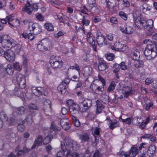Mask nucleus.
Listing matches in <instances>:
<instances>
[{
    "label": "nucleus",
    "mask_w": 157,
    "mask_h": 157,
    "mask_svg": "<svg viewBox=\"0 0 157 157\" xmlns=\"http://www.w3.org/2000/svg\"><path fill=\"white\" fill-rule=\"evenodd\" d=\"M133 21L135 25V27L145 30L147 35L151 36L153 33V21L151 19H148L147 21L140 17H135L133 15Z\"/></svg>",
    "instance_id": "obj_1"
},
{
    "label": "nucleus",
    "mask_w": 157,
    "mask_h": 157,
    "mask_svg": "<svg viewBox=\"0 0 157 157\" xmlns=\"http://www.w3.org/2000/svg\"><path fill=\"white\" fill-rule=\"evenodd\" d=\"M65 144L62 143L66 146L68 147L67 152L66 156H67L69 155H71V153L74 151L77 150L78 148V145L77 143L72 140L69 137H66L64 139Z\"/></svg>",
    "instance_id": "obj_2"
},
{
    "label": "nucleus",
    "mask_w": 157,
    "mask_h": 157,
    "mask_svg": "<svg viewBox=\"0 0 157 157\" xmlns=\"http://www.w3.org/2000/svg\"><path fill=\"white\" fill-rule=\"evenodd\" d=\"M155 47L156 45L152 43L147 44L144 52V54L147 57V59H153L157 55V52L155 51Z\"/></svg>",
    "instance_id": "obj_3"
},
{
    "label": "nucleus",
    "mask_w": 157,
    "mask_h": 157,
    "mask_svg": "<svg viewBox=\"0 0 157 157\" xmlns=\"http://www.w3.org/2000/svg\"><path fill=\"white\" fill-rule=\"evenodd\" d=\"M99 81H93L90 86V89L94 93L98 94H101L104 90V86L101 84Z\"/></svg>",
    "instance_id": "obj_4"
},
{
    "label": "nucleus",
    "mask_w": 157,
    "mask_h": 157,
    "mask_svg": "<svg viewBox=\"0 0 157 157\" xmlns=\"http://www.w3.org/2000/svg\"><path fill=\"white\" fill-rule=\"evenodd\" d=\"M49 62L53 68H60L63 64V62L59 58L54 55L50 57Z\"/></svg>",
    "instance_id": "obj_5"
},
{
    "label": "nucleus",
    "mask_w": 157,
    "mask_h": 157,
    "mask_svg": "<svg viewBox=\"0 0 157 157\" xmlns=\"http://www.w3.org/2000/svg\"><path fill=\"white\" fill-rule=\"evenodd\" d=\"M79 102L81 111L83 112H86L92 105L91 100L87 99H85L83 100H80Z\"/></svg>",
    "instance_id": "obj_6"
},
{
    "label": "nucleus",
    "mask_w": 157,
    "mask_h": 157,
    "mask_svg": "<svg viewBox=\"0 0 157 157\" xmlns=\"http://www.w3.org/2000/svg\"><path fill=\"white\" fill-rule=\"evenodd\" d=\"M32 92L35 95L41 99V96H46L48 94L47 92L43 87H33L31 89Z\"/></svg>",
    "instance_id": "obj_7"
},
{
    "label": "nucleus",
    "mask_w": 157,
    "mask_h": 157,
    "mask_svg": "<svg viewBox=\"0 0 157 157\" xmlns=\"http://www.w3.org/2000/svg\"><path fill=\"white\" fill-rule=\"evenodd\" d=\"M29 29L31 31H34L35 34L40 33L42 30V27L38 24L30 22L29 24Z\"/></svg>",
    "instance_id": "obj_8"
},
{
    "label": "nucleus",
    "mask_w": 157,
    "mask_h": 157,
    "mask_svg": "<svg viewBox=\"0 0 157 157\" xmlns=\"http://www.w3.org/2000/svg\"><path fill=\"white\" fill-rule=\"evenodd\" d=\"M49 42L46 40H43L39 41L37 44L38 48L41 51H44L48 50L49 46Z\"/></svg>",
    "instance_id": "obj_9"
},
{
    "label": "nucleus",
    "mask_w": 157,
    "mask_h": 157,
    "mask_svg": "<svg viewBox=\"0 0 157 157\" xmlns=\"http://www.w3.org/2000/svg\"><path fill=\"white\" fill-rule=\"evenodd\" d=\"M8 23L10 26L16 27L20 25V21L17 19H14L11 15H9L6 17Z\"/></svg>",
    "instance_id": "obj_10"
},
{
    "label": "nucleus",
    "mask_w": 157,
    "mask_h": 157,
    "mask_svg": "<svg viewBox=\"0 0 157 157\" xmlns=\"http://www.w3.org/2000/svg\"><path fill=\"white\" fill-rule=\"evenodd\" d=\"M86 40L88 42L92 45L94 50L96 51V47L95 45V38L90 32L87 33Z\"/></svg>",
    "instance_id": "obj_11"
},
{
    "label": "nucleus",
    "mask_w": 157,
    "mask_h": 157,
    "mask_svg": "<svg viewBox=\"0 0 157 157\" xmlns=\"http://www.w3.org/2000/svg\"><path fill=\"white\" fill-rule=\"evenodd\" d=\"M111 48L113 50L124 52L127 48V47L126 45L122 44L119 42H116L114 45L111 47Z\"/></svg>",
    "instance_id": "obj_12"
},
{
    "label": "nucleus",
    "mask_w": 157,
    "mask_h": 157,
    "mask_svg": "<svg viewBox=\"0 0 157 157\" xmlns=\"http://www.w3.org/2000/svg\"><path fill=\"white\" fill-rule=\"evenodd\" d=\"M17 80L20 88H24L25 87V80L23 75L20 73L17 74Z\"/></svg>",
    "instance_id": "obj_13"
},
{
    "label": "nucleus",
    "mask_w": 157,
    "mask_h": 157,
    "mask_svg": "<svg viewBox=\"0 0 157 157\" xmlns=\"http://www.w3.org/2000/svg\"><path fill=\"white\" fill-rule=\"evenodd\" d=\"M82 72L84 76L88 77L92 75L93 73V69L90 66L87 65L82 69Z\"/></svg>",
    "instance_id": "obj_14"
},
{
    "label": "nucleus",
    "mask_w": 157,
    "mask_h": 157,
    "mask_svg": "<svg viewBox=\"0 0 157 157\" xmlns=\"http://www.w3.org/2000/svg\"><path fill=\"white\" fill-rule=\"evenodd\" d=\"M4 56L8 61L13 62L14 59L15 55L13 51L11 50H8L5 52Z\"/></svg>",
    "instance_id": "obj_15"
},
{
    "label": "nucleus",
    "mask_w": 157,
    "mask_h": 157,
    "mask_svg": "<svg viewBox=\"0 0 157 157\" xmlns=\"http://www.w3.org/2000/svg\"><path fill=\"white\" fill-rule=\"evenodd\" d=\"M98 67L99 70L103 71L108 68V66L102 58H100L98 59Z\"/></svg>",
    "instance_id": "obj_16"
},
{
    "label": "nucleus",
    "mask_w": 157,
    "mask_h": 157,
    "mask_svg": "<svg viewBox=\"0 0 157 157\" xmlns=\"http://www.w3.org/2000/svg\"><path fill=\"white\" fill-rule=\"evenodd\" d=\"M43 138L41 135H38L34 141L33 144L31 147V149H33L36 147H39L42 144Z\"/></svg>",
    "instance_id": "obj_17"
},
{
    "label": "nucleus",
    "mask_w": 157,
    "mask_h": 157,
    "mask_svg": "<svg viewBox=\"0 0 157 157\" xmlns=\"http://www.w3.org/2000/svg\"><path fill=\"white\" fill-rule=\"evenodd\" d=\"M79 110H81V109L80 107L79 103L78 105L76 104H73V105H71L69 107V111L73 114L78 113Z\"/></svg>",
    "instance_id": "obj_18"
},
{
    "label": "nucleus",
    "mask_w": 157,
    "mask_h": 157,
    "mask_svg": "<svg viewBox=\"0 0 157 157\" xmlns=\"http://www.w3.org/2000/svg\"><path fill=\"white\" fill-rule=\"evenodd\" d=\"M15 43L13 41V40L10 38L8 40L5 41V43H2V46L4 48H12V46H14Z\"/></svg>",
    "instance_id": "obj_19"
},
{
    "label": "nucleus",
    "mask_w": 157,
    "mask_h": 157,
    "mask_svg": "<svg viewBox=\"0 0 157 157\" xmlns=\"http://www.w3.org/2000/svg\"><path fill=\"white\" fill-rule=\"evenodd\" d=\"M43 109L45 112L50 111L51 110V101L49 100L46 99L44 101Z\"/></svg>",
    "instance_id": "obj_20"
},
{
    "label": "nucleus",
    "mask_w": 157,
    "mask_h": 157,
    "mask_svg": "<svg viewBox=\"0 0 157 157\" xmlns=\"http://www.w3.org/2000/svg\"><path fill=\"white\" fill-rule=\"evenodd\" d=\"M60 124L62 128L65 130H68L70 126L68 123V120L67 119H63L61 120Z\"/></svg>",
    "instance_id": "obj_21"
},
{
    "label": "nucleus",
    "mask_w": 157,
    "mask_h": 157,
    "mask_svg": "<svg viewBox=\"0 0 157 157\" xmlns=\"http://www.w3.org/2000/svg\"><path fill=\"white\" fill-rule=\"evenodd\" d=\"M33 3H28L26 4L25 6L22 9V11L27 12L28 14H31L33 10V8L32 6Z\"/></svg>",
    "instance_id": "obj_22"
},
{
    "label": "nucleus",
    "mask_w": 157,
    "mask_h": 157,
    "mask_svg": "<svg viewBox=\"0 0 157 157\" xmlns=\"http://www.w3.org/2000/svg\"><path fill=\"white\" fill-rule=\"evenodd\" d=\"M8 118L5 113L4 112L0 113V129L3 125V123L7 121Z\"/></svg>",
    "instance_id": "obj_23"
},
{
    "label": "nucleus",
    "mask_w": 157,
    "mask_h": 157,
    "mask_svg": "<svg viewBox=\"0 0 157 157\" xmlns=\"http://www.w3.org/2000/svg\"><path fill=\"white\" fill-rule=\"evenodd\" d=\"M36 113L34 112H30L27 115L26 117V121L28 124L30 125L33 122V117H34Z\"/></svg>",
    "instance_id": "obj_24"
},
{
    "label": "nucleus",
    "mask_w": 157,
    "mask_h": 157,
    "mask_svg": "<svg viewBox=\"0 0 157 157\" xmlns=\"http://www.w3.org/2000/svg\"><path fill=\"white\" fill-rule=\"evenodd\" d=\"M105 38L104 36L97 38V41L98 44L100 46H102L104 45H107V42H106L105 40Z\"/></svg>",
    "instance_id": "obj_25"
},
{
    "label": "nucleus",
    "mask_w": 157,
    "mask_h": 157,
    "mask_svg": "<svg viewBox=\"0 0 157 157\" xmlns=\"http://www.w3.org/2000/svg\"><path fill=\"white\" fill-rule=\"evenodd\" d=\"M61 147L62 151H59L57 154V157H63L64 156V152L67 151V148L64 144L61 143Z\"/></svg>",
    "instance_id": "obj_26"
},
{
    "label": "nucleus",
    "mask_w": 157,
    "mask_h": 157,
    "mask_svg": "<svg viewBox=\"0 0 157 157\" xmlns=\"http://www.w3.org/2000/svg\"><path fill=\"white\" fill-rule=\"evenodd\" d=\"M129 153L130 157H135L138 153L137 147L134 146L131 147Z\"/></svg>",
    "instance_id": "obj_27"
},
{
    "label": "nucleus",
    "mask_w": 157,
    "mask_h": 157,
    "mask_svg": "<svg viewBox=\"0 0 157 157\" xmlns=\"http://www.w3.org/2000/svg\"><path fill=\"white\" fill-rule=\"evenodd\" d=\"M120 30L122 33H124L126 34H130L132 33L133 31V27L131 26H128L125 29L121 28Z\"/></svg>",
    "instance_id": "obj_28"
},
{
    "label": "nucleus",
    "mask_w": 157,
    "mask_h": 157,
    "mask_svg": "<svg viewBox=\"0 0 157 157\" xmlns=\"http://www.w3.org/2000/svg\"><path fill=\"white\" fill-rule=\"evenodd\" d=\"M156 148L154 145H150L147 151V154L150 156L154 154L155 152Z\"/></svg>",
    "instance_id": "obj_29"
},
{
    "label": "nucleus",
    "mask_w": 157,
    "mask_h": 157,
    "mask_svg": "<svg viewBox=\"0 0 157 157\" xmlns=\"http://www.w3.org/2000/svg\"><path fill=\"white\" fill-rule=\"evenodd\" d=\"M4 69H5V71H6L7 73L10 75H12L13 73L14 69L11 65L10 64H8L7 66L6 67H5Z\"/></svg>",
    "instance_id": "obj_30"
},
{
    "label": "nucleus",
    "mask_w": 157,
    "mask_h": 157,
    "mask_svg": "<svg viewBox=\"0 0 157 157\" xmlns=\"http://www.w3.org/2000/svg\"><path fill=\"white\" fill-rule=\"evenodd\" d=\"M123 90L124 91V97L125 98H128L132 93L131 88L128 86L124 88Z\"/></svg>",
    "instance_id": "obj_31"
},
{
    "label": "nucleus",
    "mask_w": 157,
    "mask_h": 157,
    "mask_svg": "<svg viewBox=\"0 0 157 157\" xmlns=\"http://www.w3.org/2000/svg\"><path fill=\"white\" fill-rule=\"evenodd\" d=\"M53 136L52 134L47 136L44 139H43V143L44 145H46L52 140Z\"/></svg>",
    "instance_id": "obj_32"
},
{
    "label": "nucleus",
    "mask_w": 157,
    "mask_h": 157,
    "mask_svg": "<svg viewBox=\"0 0 157 157\" xmlns=\"http://www.w3.org/2000/svg\"><path fill=\"white\" fill-rule=\"evenodd\" d=\"M119 123L117 121H110L109 126L111 129L113 130L114 128L119 126Z\"/></svg>",
    "instance_id": "obj_33"
},
{
    "label": "nucleus",
    "mask_w": 157,
    "mask_h": 157,
    "mask_svg": "<svg viewBox=\"0 0 157 157\" xmlns=\"http://www.w3.org/2000/svg\"><path fill=\"white\" fill-rule=\"evenodd\" d=\"M80 138L82 141H88L90 139L89 134L86 133H84L80 136Z\"/></svg>",
    "instance_id": "obj_34"
},
{
    "label": "nucleus",
    "mask_w": 157,
    "mask_h": 157,
    "mask_svg": "<svg viewBox=\"0 0 157 157\" xmlns=\"http://www.w3.org/2000/svg\"><path fill=\"white\" fill-rule=\"evenodd\" d=\"M134 65L136 68L141 67L144 65V62L141 60H135L134 62Z\"/></svg>",
    "instance_id": "obj_35"
},
{
    "label": "nucleus",
    "mask_w": 157,
    "mask_h": 157,
    "mask_svg": "<svg viewBox=\"0 0 157 157\" xmlns=\"http://www.w3.org/2000/svg\"><path fill=\"white\" fill-rule=\"evenodd\" d=\"M96 113H100L101 112V110L104 108V106L99 101H97Z\"/></svg>",
    "instance_id": "obj_36"
},
{
    "label": "nucleus",
    "mask_w": 157,
    "mask_h": 157,
    "mask_svg": "<svg viewBox=\"0 0 157 157\" xmlns=\"http://www.w3.org/2000/svg\"><path fill=\"white\" fill-rule=\"evenodd\" d=\"M115 82H112L107 89V93H112L115 89Z\"/></svg>",
    "instance_id": "obj_37"
},
{
    "label": "nucleus",
    "mask_w": 157,
    "mask_h": 157,
    "mask_svg": "<svg viewBox=\"0 0 157 157\" xmlns=\"http://www.w3.org/2000/svg\"><path fill=\"white\" fill-rule=\"evenodd\" d=\"M44 27L48 31H52L54 30L53 26L50 23H46L44 24Z\"/></svg>",
    "instance_id": "obj_38"
},
{
    "label": "nucleus",
    "mask_w": 157,
    "mask_h": 157,
    "mask_svg": "<svg viewBox=\"0 0 157 157\" xmlns=\"http://www.w3.org/2000/svg\"><path fill=\"white\" fill-rule=\"evenodd\" d=\"M57 89L62 94L64 93L66 91V85L62 83L60 84L58 86Z\"/></svg>",
    "instance_id": "obj_39"
},
{
    "label": "nucleus",
    "mask_w": 157,
    "mask_h": 157,
    "mask_svg": "<svg viewBox=\"0 0 157 157\" xmlns=\"http://www.w3.org/2000/svg\"><path fill=\"white\" fill-rule=\"evenodd\" d=\"M25 109L23 106H21L16 109V112L19 115H23L25 113Z\"/></svg>",
    "instance_id": "obj_40"
},
{
    "label": "nucleus",
    "mask_w": 157,
    "mask_h": 157,
    "mask_svg": "<svg viewBox=\"0 0 157 157\" xmlns=\"http://www.w3.org/2000/svg\"><path fill=\"white\" fill-rule=\"evenodd\" d=\"M101 99L102 102L104 103L107 104L109 102V97L106 94H103L101 95Z\"/></svg>",
    "instance_id": "obj_41"
},
{
    "label": "nucleus",
    "mask_w": 157,
    "mask_h": 157,
    "mask_svg": "<svg viewBox=\"0 0 157 157\" xmlns=\"http://www.w3.org/2000/svg\"><path fill=\"white\" fill-rule=\"evenodd\" d=\"M23 88H20L18 92L17 93H15V95H17L18 97H20L22 100H24L25 98H24V95L22 93Z\"/></svg>",
    "instance_id": "obj_42"
},
{
    "label": "nucleus",
    "mask_w": 157,
    "mask_h": 157,
    "mask_svg": "<svg viewBox=\"0 0 157 157\" xmlns=\"http://www.w3.org/2000/svg\"><path fill=\"white\" fill-rule=\"evenodd\" d=\"M119 119L120 121H122L123 123L129 125L131 124L132 121L131 117H128L125 119H123L121 118V117L120 116L119 117Z\"/></svg>",
    "instance_id": "obj_43"
},
{
    "label": "nucleus",
    "mask_w": 157,
    "mask_h": 157,
    "mask_svg": "<svg viewBox=\"0 0 157 157\" xmlns=\"http://www.w3.org/2000/svg\"><path fill=\"white\" fill-rule=\"evenodd\" d=\"M72 119L74 124L77 127H78L80 125V123L79 120L76 118V117L74 116H72Z\"/></svg>",
    "instance_id": "obj_44"
},
{
    "label": "nucleus",
    "mask_w": 157,
    "mask_h": 157,
    "mask_svg": "<svg viewBox=\"0 0 157 157\" xmlns=\"http://www.w3.org/2000/svg\"><path fill=\"white\" fill-rule=\"evenodd\" d=\"M12 47L14 48L15 52L16 53H19L21 51V46L19 44H15V46H12Z\"/></svg>",
    "instance_id": "obj_45"
},
{
    "label": "nucleus",
    "mask_w": 157,
    "mask_h": 157,
    "mask_svg": "<svg viewBox=\"0 0 157 157\" xmlns=\"http://www.w3.org/2000/svg\"><path fill=\"white\" fill-rule=\"evenodd\" d=\"M25 126L23 125V121L21 122V123H18V125L17 126V129L18 131L20 132H23L25 130Z\"/></svg>",
    "instance_id": "obj_46"
},
{
    "label": "nucleus",
    "mask_w": 157,
    "mask_h": 157,
    "mask_svg": "<svg viewBox=\"0 0 157 157\" xmlns=\"http://www.w3.org/2000/svg\"><path fill=\"white\" fill-rule=\"evenodd\" d=\"M140 52L138 50H136L134 52L132 58L135 60L138 59L140 58Z\"/></svg>",
    "instance_id": "obj_47"
},
{
    "label": "nucleus",
    "mask_w": 157,
    "mask_h": 157,
    "mask_svg": "<svg viewBox=\"0 0 157 157\" xmlns=\"http://www.w3.org/2000/svg\"><path fill=\"white\" fill-rule=\"evenodd\" d=\"M120 70L119 65L115 63L113 65V73H118Z\"/></svg>",
    "instance_id": "obj_48"
},
{
    "label": "nucleus",
    "mask_w": 157,
    "mask_h": 157,
    "mask_svg": "<svg viewBox=\"0 0 157 157\" xmlns=\"http://www.w3.org/2000/svg\"><path fill=\"white\" fill-rule=\"evenodd\" d=\"M141 117L140 118L138 117H134L132 120V121L134 125H138L140 124V120L141 119Z\"/></svg>",
    "instance_id": "obj_49"
},
{
    "label": "nucleus",
    "mask_w": 157,
    "mask_h": 157,
    "mask_svg": "<svg viewBox=\"0 0 157 157\" xmlns=\"http://www.w3.org/2000/svg\"><path fill=\"white\" fill-rule=\"evenodd\" d=\"M5 69L2 65H0V78H3L5 75Z\"/></svg>",
    "instance_id": "obj_50"
},
{
    "label": "nucleus",
    "mask_w": 157,
    "mask_h": 157,
    "mask_svg": "<svg viewBox=\"0 0 157 157\" xmlns=\"http://www.w3.org/2000/svg\"><path fill=\"white\" fill-rule=\"evenodd\" d=\"M105 56L106 59L109 61H112L114 59V55L113 53L106 54Z\"/></svg>",
    "instance_id": "obj_51"
},
{
    "label": "nucleus",
    "mask_w": 157,
    "mask_h": 157,
    "mask_svg": "<svg viewBox=\"0 0 157 157\" xmlns=\"http://www.w3.org/2000/svg\"><path fill=\"white\" fill-rule=\"evenodd\" d=\"M50 128L51 130L55 131H59L60 130V128L56 126L53 123H52L51 126Z\"/></svg>",
    "instance_id": "obj_52"
},
{
    "label": "nucleus",
    "mask_w": 157,
    "mask_h": 157,
    "mask_svg": "<svg viewBox=\"0 0 157 157\" xmlns=\"http://www.w3.org/2000/svg\"><path fill=\"white\" fill-rule=\"evenodd\" d=\"M106 2L107 6L109 9L110 10H112L114 7V5L113 4L109 1H106Z\"/></svg>",
    "instance_id": "obj_53"
},
{
    "label": "nucleus",
    "mask_w": 157,
    "mask_h": 157,
    "mask_svg": "<svg viewBox=\"0 0 157 157\" xmlns=\"http://www.w3.org/2000/svg\"><path fill=\"white\" fill-rule=\"evenodd\" d=\"M13 66L18 71H19L21 69V67L18 62H15L14 63Z\"/></svg>",
    "instance_id": "obj_54"
},
{
    "label": "nucleus",
    "mask_w": 157,
    "mask_h": 157,
    "mask_svg": "<svg viewBox=\"0 0 157 157\" xmlns=\"http://www.w3.org/2000/svg\"><path fill=\"white\" fill-rule=\"evenodd\" d=\"M119 14L120 16L124 20H127V15L123 11H121L119 12Z\"/></svg>",
    "instance_id": "obj_55"
},
{
    "label": "nucleus",
    "mask_w": 157,
    "mask_h": 157,
    "mask_svg": "<svg viewBox=\"0 0 157 157\" xmlns=\"http://www.w3.org/2000/svg\"><path fill=\"white\" fill-rule=\"evenodd\" d=\"M75 32L78 33L80 32V31H82V32L84 34L85 33V30L84 28L81 27H78L77 26H75Z\"/></svg>",
    "instance_id": "obj_56"
},
{
    "label": "nucleus",
    "mask_w": 157,
    "mask_h": 157,
    "mask_svg": "<svg viewBox=\"0 0 157 157\" xmlns=\"http://www.w3.org/2000/svg\"><path fill=\"white\" fill-rule=\"evenodd\" d=\"M36 18L41 21L44 20V18L42 15L40 13H37L36 14Z\"/></svg>",
    "instance_id": "obj_57"
},
{
    "label": "nucleus",
    "mask_w": 157,
    "mask_h": 157,
    "mask_svg": "<svg viewBox=\"0 0 157 157\" xmlns=\"http://www.w3.org/2000/svg\"><path fill=\"white\" fill-rule=\"evenodd\" d=\"M29 108L33 110H37L38 109V107L33 104H31L28 105Z\"/></svg>",
    "instance_id": "obj_58"
},
{
    "label": "nucleus",
    "mask_w": 157,
    "mask_h": 157,
    "mask_svg": "<svg viewBox=\"0 0 157 157\" xmlns=\"http://www.w3.org/2000/svg\"><path fill=\"white\" fill-rule=\"evenodd\" d=\"M153 80L151 78H148L145 80V83L147 85H149L153 82Z\"/></svg>",
    "instance_id": "obj_59"
},
{
    "label": "nucleus",
    "mask_w": 157,
    "mask_h": 157,
    "mask_svg": "<svg viewBox=\"0 0 157 157\" xmlns=\"http://www.w3.org/2000/svg\"><path fill=\"white\" fill-rule=\"evenodd\" d=\"M145 103L146 104L145 109L147 111H148L150 107H152L153 105V103L152 102H150V103H146L145 102V101L144 100Z\"/></svg>",
    "instance_id": "obj_60"
},
{
    "label": "nucleus",
    "mask_w": 157,
    "mask_h": 157,
    "mask_svg": "<svg viewBox=\"0 0 157 157\" xmlns=\"http://www.w3.org/2000/svg\"><path fill=\"white\" fill-rule=\"evenodd\" d=\"M65 33L64 31H60L58 33L54 34L55 36L57 38L59 37L60 36H63Z\"/></svg>",
    "instance_id": "obj_61"
},
{
    "label": "nucleus",
    "mask_w": 157,
    "mask_h": 157,
    "mask_svg": "<svg viewBox=\"0 0 157 157\" xmlns=\"http://www.w3.org/2000/svg\"><path fill=\"white\" fill-rule=\"evenodd\" d=\"M2 40V43H5V41L10 38L9 36L7 35H4L1 36Z\"/></svg>",
    "instance_id": "obj_62"
},
{
    "label": "nucleus",
    "mask_w": 157,
    "mask_h": 157,
    "mask_svg": "<svg viewBox=\"0 0 157 157\" xmlns=\"http://www.w3.org/2000/svg\"><path fill=\"white\" fill-rule=\"evenodd\" d=\"M119 65V67H120L121 69L122 70H126L127 66L124 62H122Z\"/></svg>",
    "instance_id": "obj_63"
},
{
    "label": "nucleus",
    "mask_w": 157,
    "mask_h": 157,
    "mask_svg": "<svg viewBox=\"0 0 157 157\" xmlns=\"http://www.w3.org/2000/svg\"><path fill=\"white\" fill-rule=\"evenodd\" d=\"M71 157H81L82 155L81 154H79L77 152H72Z\"/></svg>",
    "instance_id": "obj_64"
}]
</instances>
